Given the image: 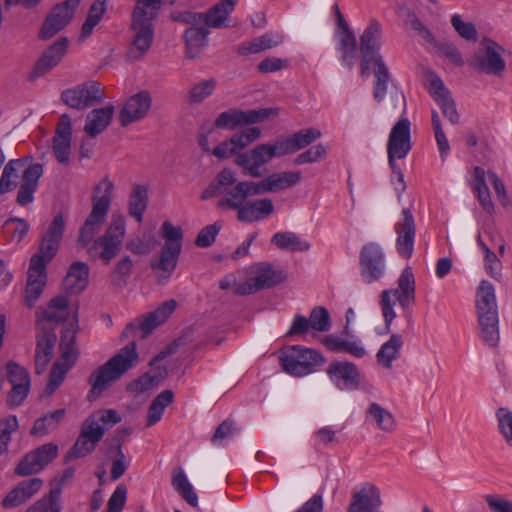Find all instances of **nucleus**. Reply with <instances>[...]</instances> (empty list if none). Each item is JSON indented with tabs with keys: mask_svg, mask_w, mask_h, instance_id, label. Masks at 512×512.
Instances as JSON below:
<instances>
[{
	"mask_svg": "<svg viewBox=\"0 0 512 512\" xmlns=\"http://www.w3.org/2000/svg\"><path fill=\"white\" fill-rule=\"evenodd\" d=\"M7 378L12 389L8 396L11 405L19 406L27 397L30 389V377L27 370L15 362L6 365Z\"/></svg>",
	"mask_w": 512,
	"mask_h": 512,
	"instance_id": "obj_24",
	"label": "nucleus"
},
{
	"mask_svg": "<svg viewBox=\"0 0 512 512\" xmlns=\"http://www.w3.org/2000/svg\"><path fill=\"white\" fill-rule=\"evenodd\" d=\"M273 211L274 205L271 199H247L245 205L237 214V220L252 223L267 218Z\"/></svg>",
	"mask_w": 512,
	"mask_h": 512,
	"instance_id": "obj_35",
	"label": "nucleus"
},
{
	"mask_svg": "<svg viewBox=\"0 0 512 512\" xmlns=\"http://www.w3.org/2000/svg\"><path fill=\"white\" fill-rule=\"evenodd\" d=\"M217 86L214 78L203 80L191 87L188 91V101L190 104H200L211 96Z\"/></svg>",
	"mask_w": 512,
	"mask_h": 512,
	"instance_id": "obj_53",
	"label": "nucleus"
},
{
	"mask_svg": "<svg viewBox=\"0 0 512 512\" xmlns=\"http://www.w3.org/2000/svg\"><path fill=\"white\" fill-rule=\"evenodd\" d=\"M337 51L340 54V62L348 70H352L357 58V40L354 32H347L337 37Z\"/></svg>",
	"mask_w": 512,
	"mask_h": 512,
	"instance_id": "obj_43",
	"label": "nucleus"
},
{
	"mask_svg": "<svg viewBox=\"0 0 512 512\" xmlns=\"http://www.w3.org/2000/svg\"><path fill=\"white\" fill-rule=\"evenodd\" d=\"M498 430L504 438L506 444L512 447V411L505 407H500L496 411Z\"/></svg>",
	"mask_w": 512,
	"mask_h": 512,
	"instance_id": "obj_55",
	"label": "nucleus"
},
{
	"mask_svg": "<svg viewBox=\"0 0 512 512\" xmlns=\"http://www.w3.org/2000/svg\"><path fill=\"white\" fill-rule=\"evenodd\" d=\"M484 499L491 512H512V501L496 494H487Z\"/></svg>",
	"mask_w": 512,
	"mask_h": 512,
	"instance_id": "obj_64",
	"label": "nucleus"
},
{
	"mask_svg": "<svg viewBox=\"0 0 512 512\" xmlns=\"http://www.w3.org/2000/svg\"><path fill=\"white\" fill-rule=\"evenodd\" d=\"M173 402V392L164 390L158 394L148 408L147 426L151 427L159 422L165 411V408Z\"/></svg>",
	"mask_w": 512,
	"mask_h": 512,
	"instance_id": "obj_50",
	"label": "nucleus"
},
{
	"mask_svg": "<svg viewBox=\"0 0 512 512\" xmlns=\"http://www.w3.org/2000/svg\"><path fill=\"white\" fill-rule=\"evenodd\" d=\"M221 227L220 223L215 222L202 228L195 239V245L200 248L210 247L215 242Z\"/></svg>",
	"mask_w": 512,
	"mask_h": 512,
	"instance_id": "obj_60",
	"label": "nucleus"
},
{
	"mask_svg": "<svg viewBox=\"0 0 512 512\" xmlns=\"http://www.w3.org/2000/svg\"><path fill=\"white\" fill-rule=\"evenodd\" d=\"M81 0H66L55 5L44 20L39 37L47 40L56 35L72 20Z\"/></svg>",
	"mask_w": 512,
	"mask_h": 512,
	"instance_id": "obj_19",
	"label": "nucleus"
},
{
	"mask_svg": "<svg viewBox=\"0 0 512 512\" xmlns=\"http://www.w3.org/2000/svg\"><path fill=\"white\" fill-rule=\"evenodd\" d=\"M46 265L43 257L32 256L28 269V280L25 290V303L34 307L46 284Z\"/></svg>",
	"mask_w": 512,
	"mask_h": 512,
	"instance_id": "obj_22",
	"label": "nucleus"
},
{
	"mask_svg": "<svg viewBox=\"0 0 512 512\" xmlns=\"http://www.w3.org/2000/svg\"><path fill=\"white\" fill-rule=\"evenodd\" d=\"M324 345L332 352H345L355 358H363L367 354L361 341L355 337L328 335L324 338Z\"/></svg>",
	"mask_w": 512,
	"mask_h": 512,
	"instance_id": "obj_37",
	"label": "nucleus"
},
{
	"mask_svg": "<svg viewBox=\"0 0 512 512\" xmlns=\"http://www.w3.org/2000/svg\"><path fill=\"white\" fill-rule=\"evenodd\" d=\"M397 234L396 249L400 257L409 259L414 251L416 225L413 214L409 208H403L401 219L395 225Z\"/></svg>",
	"mask_w": 512,
	"mask_h": 512,
	"instance_id": "obj_21",
	"label": "nucleus"
},
{
	"mask_svg": "<svg viewBox=\"0 0 512 512\" xmlns=\"http://www.w3.org/2000/svg\"><path fill=\"white\" fill-rule=\"evenodd\" d=\"M148 205V189L140 184H135L128 200V213L138 223L142 222L143 214Z\"/></svg>",
	"mask_w": 512,
	"mask_h": 512,
	"instance_id": "obj_45",
	"label": "nucleus"
},
{
	"mask_svg": "<svg viewBox=\"0 0 512 512\" xmlns=\"http://www.w3.org/2000/svg\"><path fill=\"white\" fill-rule=\"evenodd\" d=\"M115 112L113 105L93 109L86 117L84 131L90 137L102 133L111 123Z\"/></svg>",
	"mask_w": 512,
	"mask_h": 512,
	"instance_id": "obj_39",
	"label": "nucleus"
},
{
	"mask_svg": "<svg viewBox=\"0 0 512 512\" xmlns=\"http://www.w3.org/2000/svg\"><path fill=\"white\" fill-rule=\"evenodd\" d=\"M65 315L66 314L62 313L60 310L52 309L47 306L42 312V316L38 315L37 317V334H44L45 327L55 332V326L64 320Z\"/></svg>",
	"mask_w": 512,
	"mask_h": 512,
	"instance_id": "obj_54",
	"label": "nucleus"
},
{
	"mask_svg": "<svg viewBox=\"0 0 512 512\" xmlns=\"http://www.w3.org/2000/svg\"><path fill=\"white\" fill-rule=\"evenodd\" d=\"M125 234V218L122 215H113L104 234L95 238L86 247L89 258L100 259L104 264H109L121 251Z\"/></svg>",
	"mask_w": 512,
	"mask_h": 512,
	"instance_id": "obj_9",
	"label": "nucleus"
},
{
	"mask_svg": "<svg viewBox=\"0 0 512 512\" xmlns=\"http://www.w3.org/2000/svg\"><path fill=\"white\" fill-rule=\"evenodd\" d=\"M366 417L370 418L378 429L391 433L396 429V420L392 413L376 402L369 405Z\"/></svg>",
	"mask_w": 512,
	"mask_h": 512,
	"instance_id": "obj_46",
	"label": "nucleus"
},
{
	"mask_svg": "<svg viewBox=\"0 0 512 512\" xmlns=\"http://www.w3.org/2000/svg\"><path fill=\"white\" fill-rule=\"evenodd\" d=\"M72 125L68 114H63L53 138V152L58 162L68 164L71 151Z\"/></svg>",
	"mask_w": 512,
	"mask_h": 512,
	"instance_id": "obj_28",
	"label": "nucleus"
},
{
	"mask_svg": "<svg viewBox=\"0 0 512 512\" xmlns=\"http://www.w3.org/2000/svg\"><path fill=\"white\" fill-rule=\"evenodd\" d=\"M65 416V408L47 412L42 417L34 421L30 434L37 437H43L54 432L58 428L59 424L64 420Z\"/></svg>",
	"mask_w": 512,
	"mask_h": 512,
	"instance_id": "obj_40",
	"label": "nucleus"
},
{
	"mask_svg": "<svg viewBox=\"0 0 512 512\" xmlns=\"http://www.w3.org/2000/svg\"><path fill=\"white\" fill-rule=\"evenodd\" d=\"M89 266L82 261H75L63 280V289L68 294H79L88 285Z\"/></svg>",
	"mask_w": 512,
	"mask_h": 512,
	"instance_id": "obj_36",
	"label": "nucleus"
},
{
	"mask_svg": "<svg viewBox=\"0 0 512 512\" xmlns=\"http://www.w3.org/2000/svg\"><path fill=\"white\" fill-rule=\"evenodd\" d=\"M37 345L35 350V373L40 375L45 370L54 352L57 337L50 328H44V334H36Z\"/></svg>",
	"mask_w": 512,
	"mask_h": 512,
	"instance_id": "obj_32",
	"label": "nucleus"
},
{
	"mask_svg": "<svg viewBox=\"0 0 512 512\" xmlns=\"http://www.w3.org/2000/svg\"><path fill=\"white\" fill-rule=\"evenodd\" d=\"M282 156L276 141L274 144H259L253 149L238 153L234 163L242 169L244 175L262 178L265 173L262 166L268 164L273 158Z\"/></svg>",
	"mask_w": 512,
	"mask_h": 512,
	"instance_id": "obj_13",
	"label": "nucleus"
},
{
	"mask_svg": "<svg viewBox=\"0 0 512 512\" xmlns=\"http://www.w3.org/2000/svg\"><path fill=\"white\" fill-rule=\"evenodd\" d=\"M308 321L311 329L317 332H326L331 328L329 312L322 306L312 309Z\"/></svg>",
	"mask_w": 512,
	"mask_h": 512,
	"instance_id": "obj_56",
	"label": "nucleus"
},
{
	"mask_svg": "<svg viewBox=\"0 0 512 512\" xmlns=\"http://www.w3.org/2000/svg\"><path fill=\"white\" fill-rule=\"evenodd\" d=\"M61 485L52 488L47 497H43L31 505L26 512H61Z\"/></svg>",
	"mask_w": 512,
	"mask_h": 512,
	"instance_id": "obj_51",
	"label": "nucleus"
},
{
	"mask_svg": "<svg viewBox=\"0 0 512 512\" xmlns=\"http://www.w3.org/2000/svg\"><path fill=\"white\" fill-rule=\"evenodd\" d=\"M327 375L331 381L338 383L343 381L345 386L357 387L360 382V373L357 366L348 361H333L329 364Z\"/></svg>",
	"mask_w": 512,
	"mask_h": 512,
	"instance_id": "obj_38",
	"label": "nucleus"
},
{
	"mask_svg": "<svg viewBox=\"0 0 512 512\" xmlns=\"http://www.w3.org/2000/svg\"><path fill=\"white\" fill-rule=\"evenodd\" d=\"M134 263L130 256L125 255L114 265L111 274V282L114 286L123 288L127 285L128 279L132 273Z\"/></svg>",
	"mask_w": 512,
	"mask_h": 512,
	"instance_id": "obj_52",
	"label": "nucleus"
},
{
	"mask_svg": "<svg viewBox=\"0 0 512 512\" xmlns=\"http://www.w3.org/2000/svg\"><path fill=\"white\" fill-rule=\"evenodd\" d=\"M411 148V123L404 117L399 119L390 131L387 154H393L398 156V159H404Z\"/></svg>",
	"mask_w": 512,
	"mask_h": 512,
	"instance_id": "obj_25",
	"label": "nucleus"
},
{
	"mask_svg": "<svg viewBox=\"0 0 512 512\" xmlns=\"http://www.w3.org/2000/svg\"><path fill=\"white\" fill-rule=\"evenodd\" d=\"M152 104L150 93L142 90L131 96L120 111L119 120L123 127L143 119Z\"/></svg>",
	"mask_w": 512,
	"mask_h": 512,
	"instance_id": "obj_27",
	"label": "nucleus"
},
{
	"mask_svg": "<svg viewBox=\"0 0 512 512\" xmlns=\"http://www.w3.org/2000/svg\"><path fill=\"white\" fill-rule=\"evenodd\" d=\"M68 43V39L63 37L49 46L37 60L32 77L43 76L58 65L67 52Z\"/></svg>",
	"mask_w": 512,
	"mask_h": 512,
	"instance_id": "obj_29",
	"label": "nucleus"
},
{
	"mask_svg": "<svg viewBox=\"0 0 512 512\" xmlns=\"http://www.w3.org/2000/svg\"><path fill=\"white\" fill-rule=\"evenodd\" d=\"M252 279L256 289L260 291L281 283L285 279V275L281 271L275 270L272 264L262 262L257 265Z\"/></svg>",
	"mask_w": 512,
	"mask_h": 512,
	"instance_id": "obj_41",
	"label": "nucleus"
},
{
	"mask_svg": "<svg viewBox=\"0 0 512 512\" xmlns=\"http://www.w3.org/2000/svg\"><path fill=\"white\" fill-rule=\"evenodd\" d=\"M209 28L204 24L190 25L183 34L185 56L188 59L197 58L208 45Z\"/></svg>",
	"mask_w": 512,
	"mask_h": 512,
	"instance_id": "obj_31",
	"label": "nucleus"
},
{
	"mask_svg": "<svg viewBox=\"0 0 512 512\" xmlns=\"http://www.w3.org/2000/svg\"><path fill=\"white\" fill-rule=\"evenodd\" d=\"M284 42V35L280 32H266L265 34L245 41L236 47V52L241 56L257 54L281 45Z\"/></svg>",
	"mask_w": 512,
	"mask_h": 512,
	"instance_id": "obj_33",
	"label": "nucleus"
},
{
	"mask_svg": "<svg viewBox=\"0 0 512 512\" xmlns=\"http://www.w3.org/2000/svg\"><path fill=\"white\" fill-rule=\"evenodd\" d=\"M69 370V366L65 363L55 362L49 374V381L45 388V393L51 395L62 384Z\"/></svg>",
	"mask_w": 512,
	"mask_h": 512,
	"instance_id": "obj_57",
	"label": "nucleus"
},
{
	"mask_svg": "<svg viewBox=\"0 0 512 512\" xmlns=\"http://www.w3.org/2000/svg\"><path fill=\"white\" fill-rule=\"evenodd\" d=\"M301 180L300 171L278 172L256 182L259 195L275 193L295 186Z\"/></svg>",
	"mask_w": 512,
	"mask_h": 512,
	"instance_id": "obj_30",
	"label": "nucleus"
},
{
	"mask_svg": "<svg viewBox=\"0 0 512 512\" xmlns=\"http://www.w3.org/2000/svg\"><path fill=\"white\" fill-rule=\"evenodd\" d=\"M58 455V445L44 444L27 453L15 468V474L29 476L42 471Z\"/></svg>",
	"mask_w": 512,
	"mask_h": 512,
	"instance_id": "obj_20",
	"label": "nucleus"
},
{
	"mask_svg": "<svg viewBox=\"0 0 512 512\" xmlns=\"http://www.w3.org/2000/svg\"><path fill=\"white\" fill-rule=\"evenodd\" d=\"M162 0H137L132 12V41L126 52L129 61L140 60L151 48L154 37L153 21L157 17Z\"/></svg>",
	"mask_w": 512,
	"mask_h": 512,
	"instance_id": "obj_3",
	"label": "nucleus"
},
{
	"mask_svg": "<svg viewBox=\"0 0 512 512\" xmlns=\"http://www.w3.org/2000/svg\"><path fill=\"white\" fill-rule=\"evenodd\" d=\"M160 232L165 242L159 259L151 262V268L162 272L158 277V283L162 284L163 280H168L176 269L182 251L183 230L180 226H174L169 221H165L161 225Z\"/></svg>",
	"mask_w": 512,
	"mask_h": 512,
	"instance_id": "obj_10",
	"label": "nucleus"
},
{
	"mask_svg": "<svg viewBox=\"0 0 512 512\" xmlns=\"http://www.w3.org/2000/svg\"><path fill=\"white\" fill-rule=\"evenodd\" d=\"M271 243L279 249L289 251H307L310 249V243L302 240L294 232H277L271 238Z\"/></svg>",
	"mask_w": 512,
	"mask_h": 512,
	"instance_id": "obj_49",
	"label": "nucleus"
},
{
	"mask_svg": "<svg viewBox=\"0 0 512 512\" xmlns=\"http://www.w3.org/2000/svg\"><path fill=\"white\" fill-rule=\"evenodd\" d=\"M64 216L59 213L55 215L52 222L42 236L39 246V253L34 256L43 257L45 265L56 255L65 229Z\"/></svg>",
	"mask_w": 512,
	"mask_h": 512,
	"instance_id": "obj_23",
	"label": "nucleus"
},
{
	"mask_svg": "<svg viewBox=\"0 0 512 512\" xmlns=\"http://www.w3.org/2000/svg\"><path fill=\"white\" fill-rule=\"evenodd\" d=\"M374 67L373 97L377 102H381L387 94L391 74L384 59H378Z\"/></svg>",
	"mask_w": 512,
	"mask_h": 512,
	"instance_id": "obj_48",
	"label": "nucleus"
},
{
	"mask_svg": "<svg viewBox=\"0 0 512 512\" xmlns=\"http://www.w3.org/2000/svg\"><path fill=\"white\" fill-rule=\"evenodd\" d=\"M139 361L136 342L132 341L119 350L105 364L93 371L88 378L90 395H99L111 383L120 379Z\"/></svg>",
	"mask_w": 512,
	"mask_h": 512,
	"instance_id": "obj_5",
	"label": "nucleus"
},
{
	"mask_svg": "<svg viewBox=\"0 0 512 512\" xmlns=\"http://www.w3.org/2000/svg\"><path fill=\"white\" fill-rule=\"evenodd\" d=\"M326 148L323 144H317L306 150L305 152L299 154L294 163L296 165H303L307 163H314L320 161L326 155Z\"/></svg>",
	"mask_w": 512,
	"mask_h": 512,
	"instance_id": "obj_61",
	"label": "nucleus"
},
{
	"mask_svg": "<svg viewBox=\"0 0 512 512\" xmlns=\"http://www.w3.org/2000/svg\"><path fill=\"white\" fill-rule=\"evenodd\" d=\"M451 24L456 32L467 41H476L478 38V33L476 27L471 22H464L461 19V16L455 14L451 18Z\"/></svg>",
	"mask_w": 512,
	"mask_h": 512,
	"instance_id": "obj_59",
	"label": "nucleus"
},
{
	"mask_svg": "<svg viewBox=\"0 0 512 512\" xmlns=\"http://www.w3.org/2000/svg\"><path fill=\"white\" fill-rule=\"evenodd\" d=\"M158 379L155 376L145 373L140 376L137 380L133 381L128 385V390L135 393H144L156 386Z\"/></svg>",
	"mask_w": 512,
	"mask_h": 512,
	"instance_id": "obj_63",
	"label": "nucleus"
},
{
	"mask_svg": "<svg viewBox=\"0 0 512 512\" xmlns=\"http://www.w3.org/2000/svg\"><path fill=\"white\" fill-rule=\"evenodd\" d=\"M476 308L484 342L495 347L499 342L498 311L494 286L482 280L477 289Z\"/></svg>",
	"mask_w": 512,
	"mask_h": 512,
	"instance_id": "obj_8",
	"label": "nucleus"
},
{
	"mask_svg": "<svg viewBox=\"0 0 512 512\" xmlns=\"http://www.w3.org/2000/svg\"><path fill=\"white\" fill-rule=\"evenodd\" d=\"M382 26L376 19H371L368 26L360 36V73L362 76L368 75L370 67L378 63V59H383L380 54Z\"/></svg>",
	"mask_w": 512,
	"mask_h": 512,
	"instance_id": "obj_17",
	"label": "nucleus"
},
{
	"mask_svg": "<svg viewBox=\"0 0 512 512\" xmlns=\"http://www.w3.org/2000/svg\"><path fill=\"white\" fill-rule=\"evenodd\" d=\"M20 172L22 178L16 202L20 206H26L34 201V194L38 189L39 180L44 170L42 164L28 163L27 158L8 161L0 177V196L16 188Z\"/></svg>",
	"mask_w": 512,
	"mask_h": 512,
	"instance_id": "obj_2",
	"label": "nucleus"
},
{
	"mask_svg": "<svg viewBox=\"0 0 512 512\" xmlns=\"http://www.w3.org/2000/svg\"><path fill=\"white\" fill-rule=\"evenodd\" d=\"M238 0H220L205 13L183 11L173 13L172 19L187 25L204 24L208 28L229 27L228 17L234 11Z\"/></svg>",
	"mask_w": 512,
	"mask_h": 512,
	"instance_id": "obj_12",
	"label": "nucleus"
},
{
	"mask_svg": "<svg viewBox=\"0 0 512 512\" xmlns=\"http://www.w3.org/2000/svg\"><path fill=\"white\" fill-rule=\"evenodd\" d=\"M398 288L385 289L380 294V307L385 322V329L388 333L392 321L396 318L394 306L396 301L404 311L409 310L415 303V279L411 267H405L399 278Z\"/></svg>",
	"mask_w": 512,
	"mask_h": 512,
	"instance_id": "obj_7",
	"label": "nucleus"
},
{
	"mask_svg": "<svg viewBox=\"0 0 512 512\" xmlns=\"http://www.w3.org/2000/svg\"><path fill=\"white\" fill-rule=\"evenodd\" d=\"M402 345V337L399 334H392L389 340L382 344L376 354L378 364L383 368L391 369L393 361L400 356Z\"/></svg>",
	"mask_w": 512,
	"mask_h": 512,
	"instance_id": "obj_44",
	"label": "nucleus"
},
{
	"mask_svg": "<svg viewBox=\"0 0 512 512\" xmlns=\"http://www.w3.org/2000/svg\"><path fill=\"white\" fill-rule=\"evenodd\" d=\"M261 137V129L258 127L247 128L240 133L232 135V143H234L237 151H240Z\"/></svg>",
	"mask_w": 512,
	"mask_h": 512,
	"instance_id": "obj_58",
	"label": "nucleus"
},
{
	"mask_svg": "<svg viewBox=\"0 0 512 512\" xmlns=\"http://www.w3.org/2000/svg\"><path fill=\"white\" fill-rule=\"evenodd\" d=\"M176 306L177 302L175 300H168L155 311L149 313L147 317L140 323V329L143 332V337L147 336L152 332L153 329L164 323L174 312Z\"/></svg>",
	"mask_w": 512,
	"mask_h": 512,
	"instance_id": "obj_42",
	"label": "nucleus"
},
{
	"mask_svg": "<svg viewBox=\"0 0 512 512\" xmlns=\"http://www.w3.org/2000/svg\"><path fill=\"white\" fill-rule=\"evenodd\" d=\"M217 195L222 197L217 202L220 210H232L239 214L249 197L258 196L259 191L254 181H237L236 173L230 168L222 169L215 180L203 190L202 200L211 199Z\"/></svg>",
	"mask_w": 512,
	"mask_h": 512,
	"instance_id": "obj_1",
	"label": "nucleus"
},
{
	"mask_svg": "<svg viewBox=\"0 0 512 512\" xmlns=\"http://www.w3.org/2000/svg\"><path fill=\"white\" fill-rule=\"evenodd\" d=\"M502 52H504V48L500 44L492 39L484 38L481 42V49L468 60V64L479 72L498 76L506 68Z\"/></svg>",
	"mask_w": 512,
	"mask_h": 512,
	"instance_id": "obj_15",
	"label": "nucleus"
},
{
	"mask_svg": "<svg viewBox=\"0 0 512 512\" xmlns=\"http://www.w3.org/2000/svg\"><path fill=\"white\" fill-rule=\"evenodd\" d=\"M381 505L379 488L372 483H365L352 494L347 512H379Z\"/></svg>",
	"mask_w": 512,
	"mask_h": 512,
	"instance_id": "obj_26",
	"label": "nucleus"
},
{
	"mask_svg": "<svg viewBox=\"0 0 512 512\" xmlns=\"http://www.w3.org/2000/svg\"><path fill=\"white\" fill-rule=\"evenodd\" d=\"M121 421L113 409L99 410L85 419L80 434L66 455V460L84 458L90 455L102 440L105 431Z\"/></svg>",
	"mask_w": 512,
	"mask_h": 512,
	"instance_id": "obj_4",
	"label": "nucleus"
},
{
	"mask_svg": "<svg viewBox=\"0 0 512 512\" xmlns=\"http://www.w3.org/2000/svg\"><path fill=\"white\" fill-rule=\"evenodd\" d=\"M126 496V487L124 485L117 486L109 498L107 509L104 512H121L126 502Z\"/></svg>",
	"mask_w": 512,
	"mask_h": 512,
	"instance_id": "obj_62",
	"label": "nucleus"
},
{
	"mask_svg": "<svg viewBox=\"0 0 512 512\" xmlns=\"http://www.w3.org/2000/svg\"><path fill=\"white\" fill-rule=\"evenodd\" d=\"M113 188L108 178H104L94 188L92 210L79 230L76 244L78 249L88 247L101 230L110 209Z\"/></svg>",
	"mask_w": 512,
	"mask_h": 512,
	"instance_id": "obj_6",
	"label": "nucleus"
},
{
	"mask_svg": "<svg viewBox=\"0 0 512 512\" xmlns=\"http://www.w3.org/2000/svg\"><path fill=\"white\" fill-rule=\"evenodd\" d=\"M320 137V130L309 128L300 130L286 139L278 140L277 143L282 155L285 156L306 148Z\"/></svg>",
	"mask_w": 512,
	"mask_h": 512,
	"instance_id": "obj_34",
	"label": "nucleus"
},
{
	"mask_svg": "<svg viewBox=\"0 0 512 512\" xmlns=\"http://www.w3.org/2000/svg\"><path fill=\"white\" fill-rule=\"evenodd\" d=\"M171 483L174 489L189 505L193 507L198 505V496L191 483L188 481L183 469L177 468L173 470Z\"/></svg>",
	"mask_w": 512,
	"mask_h": 512,
	"instance_id": "obj_47",
	"label": "nucleus"
},
{
	"mask_svg": "<svg viewBox=\"0 0 512 512\" xmlns=\"http://www.w3.org/2000/svg\"><path fill=\"white\" fill-rule=\"evenodd\" d=\"M282 369L296 377L308 375L325 363L324 356L315 349L294 345L283 350L279 356Z\"/></svg>",
	"mask_w": 512,
	"mask_h": 512,
	"instance_id": "obj_11",
	"label": "nucleus"
},
{
	"mask_svg": "<svg viewBox=\"0 0 512 512\" xmlns=\"http://www.w3.org/2000/svg\"><path fill=\"white\" fill-rule=\"evenodd\" d=\"M277 114L278 109L271 107L246 111L232 108L221 112L215 119L213 126L217 129L236 130L243 126L261 123Z\"/></svg>",
	"mask_w": 512,
	"mask_h": 512,
	"instance_id": "obj_14",
	"label": "nucleus"
},
{
	"mask_svg": "<svg viewBox=\"0 0 512 512\" xmlns=\"http://www.w3.org/2000/svg\"><path fill=\"white\" fill-rule=\"evenodd\" d=\"M62 101L71 108L84 110L100 104L104 100V94L98 82L90 80L66 89L61 94Z\"/></svg>",
	"mask_w": 512,
	"mask_h": 512,
	"instance_id": "obj_18",
	"label": "nucleus"
},
{
	"mask_svg": "<svg viewBox=\"0 0 512 512\" xmlns=\"http://www.w3.org/2000/svg\"><path fill=\"white\" fill-rule=\"evenodd\" d=\"M359 271L362 280L367 284L377 282L385 276L386 257L380 244L368 242L361 247Z\"/></svg>",
	"mask_w": 512,
	"mask_h": 512,
	"instance_id": "obj_16",
	"label": "nucleus"
}]
</instances>
